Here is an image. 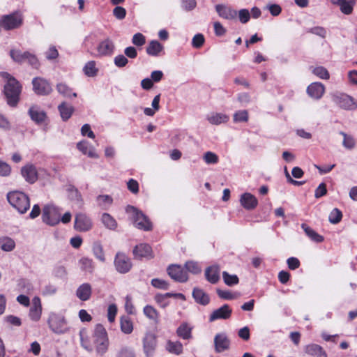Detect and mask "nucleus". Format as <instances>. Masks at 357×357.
<instances>
[{"label": "nucleus", "mask_w": 357, "mask_h": 357, "mask_svg": "<svg viewBox=\"0 0 357 357\" xmlns=\"http://www.w3.org/2000/svg\"><path fill=\"white\" fill-rule=\"evenodd\" d=\"M241 204L247 210H252L258 204L257 198L252 194L245 192L241 196Z\"/></svg>", "instance_id": "obj_21"}, {"label": "nucleus", "mask_w": 357, "mask_h": 357, "mask_svg": "<svg viewBox=\"0 0 357 357\" xmlns=\"http://www.w3.org/2000/svg\"><path fill=\"white\" fill-rule=\"evenodd\" d=\"M204 162L208 164H216L219 161L218 156L213 152L207 151L203 155Z\"/></svg>", "instance_id": "obj_50"}, {"label": "nucleus", "mask_w": 357, "mask_h": 357, "mask_svg": "<svg viewBox=\"0 0 357 357\" xmlns=\"http://www.w3.org/2000/svg\"><path fill=\"white\" fill-rule=\"evenodd\" d=\"M58 92L66 98H71L72 96L77 97L76 93H73L72 89L68 87L66 84L60 83L56 85Z\"/></svg>", "instance_id": "obj_40"}, {"label": "nucleus", "mask_w": 357, "mask_h": 357, "mask_svg": "<svg viewBox=\"0 0 357 357\" xmlns=\"http://www.w3.org/2000/svg\"><path fill=\"white\" fill-rule=\"evenodd\" d=\"M248 120V113L246 110H240L234 113V121L238 122H246Z\"/></svg>", "instance_id": "obj_52"}, {"label": "nucleus", "mask_w": 357, "mask_h": 357, "mask_svg": "<svg viewBox=\"0 0 357 357\" xmlns=\"http://www.w3.org/2000/svg\"><path fill=\"white\" fill-rule=\"evenodd\" d=\"M61 116L63 121L68 120L73 112V107L66 102H62L58 107Z\"/></svg>", "instance_id": "obj_35"}, {"label": "nucleus", "mask_w": 357, "mask_h": 357, "mask_svg": "<svg viewBox=\"0 0 357 357\" xmlns=\"http://www.w3.org/2000/svg\"><path fill=\"white\" fill-rule=\"evenodd\" d=\"M144 314L152 320H156L158 318V311L151 305H146L144 307Z\"/></svg>", "instance_id": "obj_49"}, {"label": "nucleus", "mask_w": 357, "mask_h": 357, "mask_svg": "<svg viewBox=\"0 0 357 357\" xmlns=\"http://www.w3.org/2000/svg\"><path fill=\"white\" fill-rule=\"evenodd\" d=\"M42 314V305L40 298L35 296L32 299V306L29 310V317L32 321H38L40 320Z\"/></svg>", "instance_id": "obj_19"}, {"label": "nucleus", "mask_w": 357, "mask_h": 357, "mask_svg": "<svg viewBox=\"0 0 357 357\" xmlns=\"http://www.w3.org/2000/svg\"><path fill=\"white\" fill-rule=\"evenodd\" d=\"M23 24V16L20 12L3 15L0 17V25L6 31L20 28Z\"/></svg>", "instance_id": "obj_5"}, {"label": "nucleus", "mask_w": 357, "mask_h": 357, "mask_svg": "<svg viewBox=\"0 0 357 357\" xmlns=\"http://www.w3.org/2000/svg\"><path fill=\"white\" fill-rule=\"evenodd\" d=\"M340 134L344 137L342 145L344 148L351 149L355 146V140L353 137L348 135L342 131H341Z\"/></svg>", "instance_id": "obj_47"}, {"label": "nucleus", "mask_w": 357, "mask_h": 357, "mask_svg": "<svg viewBox=\"0 0 357 357\" xmlns=\"http://www.w3.org/2000/svg\"><path fill=\"white\" fill-rule=\"evenodd\" d=\"M170 298H172V293L167 292L164 294H156L155 296V300L160 307H165L169 305Z\"/></svg>", "instance_id": "obj_41"}, {"label": "nucleus", "mask_w": 357, "mask_h": 357, "mask_svg": "<svg viewBox=\"0 0 357 357\" xmlns=\"http://www.w3.org/2000/svg\"><path fill=\"white\" fill-rule=\"evenodd\" d=\"M333 5L338 6L344 15H351L356 4V0H331Z\"/></svg>", "instance_id": "obj_20"}, {"label": "nucleus", "mask_w": 357, "mask_h": 357, "mask_svg": "<svg viewBox=\"0 0 357 357\" xmlns=\"http://www.w3.org/2000/svg\"><path fill=\"white\" fill-rule=\"evenodd\" d=\"M101 222L104 226L111 230H114L117 227L116 220L109 213H104L101 216Z\"/></svg>", "instance_id": "obj_33"}, {"label": "nucleus", "mask_w": 357, "mask_h": 357, "mask_svg": "<svg viewBox=\"0 0 357 357\" xmlns=\"http://www.w3.org/2000/svg\"><path fill=\"white\" fill-rule=\"evenodd\" d=\"M302 229L304 230L305 234L313 241L316 243H321L324 241V237L317 233L314 229L310 227L307 225L303 223L301 225Z\"/></svg>", "instance_id": "obj_30"}, {"label": "nucleus", "mask_w": 357, "mask_h": 357, "mask_svg": "<svg viewBox=\"0 0 357 357\" xmlns=\"http://www.w3.org/2000/svg\"><path fill=\"white\" fill-rule=\"evenodd\" d=\"M114 15L119 20H123L126 15V10L121 6H116L113 10Z\"/></svg>", "instance_id": "obj_63"}, {"label": "nucleus", "mask_w": 357, "mask_h": 357, "mask_svg": "<svg viewBox=\"0 0 357 357\" xmlns=\"http://www.w3.org/2000/svg\"><path fill=\"white\" fill-rule=\"evenodd\" d=\"M312 72L320 79H328L330 77L328 71L323 66H317L312 68Z\"/></svg>", "instance_id": "obj_45"}, {"label": "nucleus", "mask_w": 357, "mask_h": 357, "mask_svg": "<svg viewBox=\"0 0 357 357\" xmlns=\"http://www.w3.org/2000/svg\"><path fill=\"white\" fill-rule=\"evenodd\" d=\"M114 264L116 271L121 274L129 272L132 266L130 259L122 252L116 253Z\"/></svg>", "instance_id": "obj_8"}, {"label": "nucleus", "mask_w": 357, "mask_h": 357, "mask_svg": "<svg viewBox=\"0 0 357 357\" xmlns=\"http://www.w3.org/2000/svg\"><path fill=\"white\" fill-rule=\"evenodd\" d=\"M112 198L107 195H99L96 198V202L98 205L102 208H107L112 204Z\"/></svg>", "instance_id": "obj_44"}, {"label": "nucleus", "mask_w": 357, "mask_h": 357, "mask_svg": "<svg viewBox=\"0 0 357 357\" xmlns=\"http://www.w3.org/2000/svg\"><path fill=\"white\" fill-rule=\"evenodd\" d=\"M29 114L30 115L31 119L38 123L43 122L46 117L45 113L43 111L40 110L36 106H32L31 107H30L29 110Z\"/></svg>", "instance_id": "obj_28"}, {"label": "nucleus", "mask_w": 357, "mask_h": 357, "mask_svg": "<svg viewBox=\"0 0 357 357\" xmlns=\"http://www.w3.org/2000/svg\"><path fill=\"white\" fill-rule=\"evenodd\" d=\"M307 32L318 36L322 38H325L327 33L326 29L319 26L308 29Z\"/></svg>", "instance_id": "obj_51"}, {"label": "nucleus", "mask_w": 357, "mask_h": 357, "mask_svg": "<svg viewBox=\"0 0 357 357\" xmlns=\"http://www.w3.org/2000/svg\"><path fill=\"white\" fill-rule=\"evenodd\" d=\"M121 329L125 334H130L133 331V324L131 319L127 316L121 318Z\"/></svg>", "instance_id": "obj_34"}, {"label": "nucleus", "mask_w": 357, "mask_h": 357, "mask_svg": "<svg viewBox=\"0 0 357 357\" xmlns=\"http://www.w3.org/2000/svg\"><path fill=\"white\" fill-rule=\"evenodd\" d=\"M307 93L311 98L319 100L325 93V86L320 82H314L307 88Z\"/></svg>", "instance_id": "obj_18"}, {"label": "nucleus", "mask_w": 357, "mask_h": 357, "mask_svg": "<svg viewBox=\"0 0 357 357\" xmlns=\"http://www.w3.org/2000/svg\"><path fill=\"white\" fill-rule=\"evenodd\" d=\"M192 296L197 303L203 305L210 302V297L205 291H192Z\"/></svg>", "instance_id": "obj_37"}, {"label": "nucleus", "mask_w": 357, "mask_h": 357, "mask_svg": "<svg viewBox=\"0 0 357 357\" xmlns=\"http://www.w3.org/2000/svg\"><path fill=\"white\" fill-rule=\"evenodd\" d=\"M305 351L312 357H328L323 347L317 344H310L305 346Z\"/></svg>", "instance_id": "obj_24"}, {"label": "nucleus", "mask_w": 357, "mask_h": 357, "mask_svg": "<svg viewBox=\"0 0 357 357\" xmlns=\"http://www.w3.org/2000/svg\"><path fill=\"white\" fill-rule=\"evenodd\" d=\"M167 349L169 352L179 355L183 352V344L178 342L168 341L167 344Z\"/></svg>", "instance_id": "obj_39"}, {"label": "nucleus", "mask_w": 357, "mask_h": 357, "mask_svg": "<svg viewBox=\"0 0 357 357\" xmlns=\"http://www.w3.org/2000/svg\"><path fill=\"white\" fill-rule=\"evenodd\" d=\"M232 309L227 304H225L215 310L209 316L208 321L210 322L215 321L218 319H228L231 317Z\"/></svg>", "instance_id": "obj_12"}, {"label": "nucleus", "mask_w": 357, "mask_h": 357, "mask_svg": "<svg viewBox=\"0 0 357 357\" xmlns=\"http://www.w3.org/2000/svg\"><path fill=\"white\" fill-rule=\"evenodd\" d=\"M79 337L82 346L87 351L96 349L97 353L103 354L108 349L109 341L107 333L102 324H96L91 336L89 331L84 328L79 331Z\"/></svg>", "instance_id": "obj_1"}, {"label": "nucleus", "mask_w": 357, "mask_h": 357, "mask_svg": "<svg viewBox=\"0 0 357 357\" xmlns=\"http://www.w3.org/2000/svg\"><path fill=\"white\" fill-rule=\"evenodd\" d=\"M116 357H135V355L130 348L123 347L117 352Z\"/></svg>", "instance_id": "obj_58"}, {"label": "nucleus", "mask_w": 357, "mask_h": 357, "mask_svg": "<svg viewBox=\"0 0 357 357\" xmlns=\"http://www.w3.org/2000/svg\"><path fill=\"white\" fill-rule=\"evenodd\" d=\"M207 120L211 124L218 125L227 122L229 120V116L222 113H211L207 116Z\"/></svg>", "instance_id": "obj_29"}, {"label": "nucleus", "mask_w": 357, "mask_h": 357, "mask_svg": "<svg viewBox=\"0 0 357 357\" xmlns=\"http://www.w3.org/2000/svg\"><path fill=\"white\" fill-rule=\"evenodd\" d=\"M163 50V46L157 40H151L146 47V53L149 55L158 56Z\"/></svg>", "instance_id": "obj_31"}, {"label": "nucleus", "mask_w": 357, "mask_h": 357, "mask_svg": "<svg viewBox=\"0 0 357 357\" xmlns=\"http://www.w3.org/2000/svg\"><path fill=\"white\" fill-rule=\"evenodd\" d=\"M133 254L137 259L151 258L152 250L148 244L142 243L135 247Z\"/></svg>", "instance_id": "obj_22"}, {"label": "nucleus", "mask_w": 357, "mask_h": 357, "mask_svg": "<svg viewBox=\"0 0 357 357\" xmlns=\"http://www.w3.org/2000/svg\"><path fill=\"white\" fill-rule=\"evenodd\" d=\"M176 335L183 340H189L192 338V328L187 323H183L176 329Z\"/></svg>", "instance_id": "obj_27"}, {"label": "nucleus", "mask_w": 357, "mask_h": 357, "mask_svg": "<svg viewBox=\"0 0 357 357\" xmlns=\"http://www.w3.org/2000/svg\"><path fill=\"white\" fill-rule=\"evenodd\" d=\"M132 42L137 46H142L146 43L145 37L141 33H135L133 37Z\"/></svg>", "instance_id": "obj_61"}, {"label": "nucleus", "mask_w": 357, "mask_h": 357, "mask_svg": "<svg viewBox=\"0 0 357 357\" xmlns=\"http://www.w3.org/2000/svg\"><path fill=\"white\" fill-rule=\"evenodd\" d=\"M287 264L288 268L291 270H295L298 268L301 265L300 261L296 257H294L288 258L287 260Z\"/></svg>", "instance_id": "obj_64"}, {"label": "nucleus", "mask_w": 357, "mask_h": 357, "mask_svg": "<svg viewBox=\"0 0 357 357\" xmlns=\"http://www.w3.org/2000/svg\"><path fill=\"white\" fill-rule=\"evenodd\" d=\"M220 268L217 265L211 266L205 271V275L207 280L213 284H215L220 280Z\"/></svg>", "instance_id": "obj_26"}, {"label": "nucleus", "mask_w": 357, "mask_h": 357, "mask_svg": "<svg viewBox=\"0 0 357 357\" xmlns=\"http://www.w3.org/2000/svg\"><path fill=\"white\" fill-rule=\"evenodd\" d=\"M92 250L94 256L100 261L104 262L105 261V254L103 248L100 242H94L92 247Z\"/></svg>", "instance_id": "obj_38"}, {"label": "nucleus", "mask_w": 357, "mask_h": 357, "mask_svg": "<svg viewBox=\"0 0 357 357\" xmlns=\"http://www.w3.org/2000/svg\"><path fill=\"white\" fill-rule=\"evenodd\" d=\"M215 351L218 353L227 350L229 348L230 341L225 335L218 334L214 339Z\"/></svg>", "instance_id": "obj_23"}, {"label": "nucleus", "mask_w": 357, "mask_h": 357, "mask_svg": "<svg viewBox=\"0 0 357 357\" xmlns=\"http://www.w3.org/2000/svg\"><path fill=\"white\" fill-rule=\"evenodd\" d=\"M215 10L220 17L227 20H235L237 17V11L226 5H216Z\"/></svg>", "instance_id": "obj_16"}, {"label": "nucleus", "mask_w": 357, "mask_h": 357, "mask_svg": "<svg viewBox=\"0 0 357 357\" xmlns=\"http://www.w3.org/2000/svg\"><path fill=\"white\" fill-rule=\"evenodd\" d=\"M185 266L188 271L192 273L196 274L201 272V269L196 262L187 261L185 264Z\"/></svg>", "instance_id": "obj_62"}, {"label": "nucleus", "mask_w": 357, "mask_h": 357, "mask_svg": "<svg viewBox=\"0 0 357 357\" xmlns=\"http://www.w3.org/2000/svg\"><path fill=\"white\" fill-rule=\"evenodd\" d=\"M33 89L38 95H47L52 91L50 84L42 77H35L32 80Z\"/></svg>", "instance_id": "obj_9"}, {"label": "nucleus", "mask_w": 357, "mask_h": 357, "mask_svg": "<svg viewBox=\"0 0 357 357\" xmlns=\"http://www.w3.org/2000/svg\"><path fill=\"white\" fill-rule=\"evenodd\" d=\"M114 63L117 67L123 68L128 64V60L124 55L119 54L114 57Z\"/></svg>", "instance_id": "obj_57"}, {"label": "nucleus", "mask_w": 357, "mask_h": 357, "mask_svg": "<svg viewBox=\"0 0 357 357\" xmlns=\"http://www.w3.org/2000/svg\"><path fill=\"white\" fill-rule=\"evenodd\" d=\"M21 174L29 183H35L38 179V173L36 167L32 164H27L22 167Z\"/></svg>", "instance_id": "obj_17"}, {"label": "nucleus", "mask_w": 357, "mask_h": 357, "mask_svg": "<svg viewBox=\"0 0 357 357\" xmlns=\"http://www.w3.org/2000/svg\"><path fill=\"white\" fill-rule=\"evenodd\" d=\"M45 55L47 60H54L59 56V52L55 46H50L45 52Z\"/></svg>", "instance_id": "obj_54"}, {"label": "nucleus", "mask_w": 357, "mask_h": 357, "mask_svg": "<svg viewBox=\"0 0 357 357\" xmlns=\"http://www.w3.org/2000/svg\"><path fill=\"white\" fill-rule=\"evenodd\" d=\"M204 37L202 33L196 34L192 40V45L195 48H200L204 43Z\"/></svg>", "instance_id": "obj_59"}, {"label": "nucleus", "mask_w": 357, "mask_h": 357, "mask_svg": "<svg viewBox=\"0 0 357 357\" xmlns=\"http://www.w3.org/2000/svg\"><path fill=\"white\" fill-rule=\"evenodd\" d=\"M116 314H117L116 305L115 304H110L107 309V319L110 323H112L114 321Z\"/></svg>", "instance_id": "obj_56"}, {"label": "nucleus", "mask_w": 357, "mask_h": 357, "mask_svg": "<svg viewBox=\"0 0 357 357\" xmlns=\"http://www.w3.org/2000/svg\"><path fill=\"white\" fill-rule=\"evenodd\" d=\"M168 275L174 280L178 282H184L188 280L187 272L178 265H170L167 268Z\"/></svg>", "instance_id": "obj_11"}, {"label": "nucleus", "mask_w": 357, "mask_h": 357, "mask_svg": "<svg viewBox=\"0 0 357 357\" xmlns=\"http://www.w3.org/2000/svg\"><path fill=\"white\" fill-rule=\"evenodd\" d=\"M332 100L341 108L346 110H352L357 108V103L354 99L345 93L336 92L331 95Z\"/></svg>", "instance_id": "obj_7"}, {"label": "nucleus", "mask_w": 357, "mask_h": 357, "mask_svg": "<svg viewBox=\"0 0 357 357\" xmlns=\"http://www.w3.org/2000/svg\"><path fill=\"white\" fill-rule=\"evenodd\" d=\"M342 218V213L338 208H333L329 214L328 220L332 224H337Z\"/></svg>", "instance_id": "obj_46"}, {"label": "nucleus", "mask_w": 357, "mask_h": 357, "mask_svg": "<svg viewBox=\"0 0 357 357\" xmlns=\"http://www.w3.org/2000/svg\"><path fill=\"white\" fill-rule=\"evenodd\" d=\"M11 167L10 166L0 160V176H8L10 174Z\"/></svg>", "instance_id": "obj_60"}, {"label": "nucleus", "mask_w": 357, "mask_h": 357, "mask_svg": "<svg viewBox=\"0 0 357 357\" xmlns=\"http://www.w3.org/2000/svg\"><path fill=\"white\" fill-rule=\"evenodd\" d=\"M126 211L136 227L145 231L151 229L152 225L148 218L135 207L128 205L126 208Z\"/></svg>", "instance_id": "obj_4"}, {"label": "nucleus", "mask_w": 357, "mask_h": 357, "mask_svg": "<svg viewBox=\"0 0 357 357\" xmlns=\"http://www.w3.org/2000/svg\"><path fill=\"white\" fill-rule=\"evenodd\" d=\"M77 149L84 155L91 158H98L99 155L96 152L95 148L86 141H82L77 144Z\"/></svg>", "instance_id": "obj_25"}, {"label": "nucleus", "mask_w": 357, "mask_h": 357, "mask_svg": "<svg viewBox=\"0 0 357 357\" xmlns=\"http://www.w3.org/2000/svg\"><path fill=\"white\" fill-rule=\"evenodd\" d=\"M0 76L7 80L4 86V93L8 104L15 107L19 101L22 86L19 82L7 72H1Z\"/></svg>", "instance_id": "obj_2"}, {"label": "nucleus", "mask_w": 357, "mask_h": 357, "mask_svg": "<svg viewBox=\"0 0 357 357\" xmlns=\"http://www.w3.org/2000/svg\"><path fill=\"white\" fill-rule=\"evenodd\" d=\"M15 241L10 238L6 237L0 239V248L6 252L12 251L15 248Z\"/></svg>", "instance_id": "obj_42"}, {"label": "nucleus", "mask_w": 357, "mask_h": 357, "mask_svg": "<svg viewBox=\"0 0 357 357\" xmlns=\"http://www.w3.org/2000/svg\"><path fill=\"white\" fill-rule=\"evenodd\" d=\"M47 323L50 328L55 333H62L65 331V321L63 318L57 314H51L48 318Z\"/></svg>", "instance_id": "obj_14"}, {"label": "nucleus", "mask_w": 357, "mask_h": 357, "mask_svg": "<svg viewBox=\"0 0 357 357\" xmlns=\"http://www.w3.org/2000/svg\"><path fill=\"white\" fill-rule=\"evenodd\" d=\"M222 278L224 282L229 287L237 284L239 282L238 278L236 275H231L227 271L222 272Z\"/></svg>", "instance_id": "obj_43"}, {"label": "nucleus", "mask_w": 357, "mask_h": 357, "mask_svg": "<svg viewBox=\"0 0 357 357\" xmlns=\"http://www.w3.org/2000/svg\"><path fill=\"white\" fill-rule=\"evenodd\" d=\"M26 61L33 68L38 69L40 66V63L37 56L35 54L31 53L30 52H29L28 57Z\"/></svg>", "instance_id": "obj_55"}, {"label": "nucleus", "mask_w": 357, "mask_h": 357, "mask_svg": "<svg viewBox=\"0 0 357 357\" xmlns=\"http://www.w3.org/2000/svg\"><path fill=\"white\" fill-rule=\"evenodd\" d=\"M157 347L156 336L152 333H146L143 339L144 351L147 357L152 356Z\"/></svg>", "instance_id": "obj_13"}, {"label": "nucleus", "mask_w": 357, "mask_h": 357, "mask_svg": "<svg viewBox=\"0 0 357 357\" xmlns=\"http://www.w3.org/2000/svg\"><path fill=\"white\" fill-rule=\"evenodd\" d=\"M151 285L155 289H168L169 287V284L167 281L158 279V278H154L151 280Z\"/></svg>", "instance_id": "obj_53"}, {"label": "nucleus", "mask_w": 357, "mask_h": 357, "mask_svg": "<svg viewBox=\"0 0 357 357\" xmlns=\"http://www.w3.org/2000/svg\"><path fill=\"white\" fill-rule=\"evenodd\" d=\"M29 52L28 51L22 52L20 50L12 49L10 51V56L15 62L22 63L26 60Z\"/></svg>", "instance_id": "obj_32"}, {"label": "nucleus", "mask_w": 357, "mask_h": 357, "mask_svg": "<svg viewBox=\"0 0 357 357\" xmlns=\"http://www.w3.org/2000/svg\"><path fill=\"white\" fill-rule=\"evenodd\" d=\"M80 268L86 272L91 273L94 270V264L91 259L82 257L79 260Z\"/></svg>", "instance_id": "obj_36"}, {"label": "nucleus", "mask_w": 357, "mask_h": 357, "mask_svg": "<svg viewBox=\"0 0 357 357\" xmlns=\"http://www.w3.org/2000/svg\"><path fill=\"white\" fill-rule=\"evenodd\" d=\"M61 211L53 205L44 206L42 213L43 221L48 225L54 226L60 222Z\"/></svg>", "instance_id": "obj_6"}, {"label": "nucleus", "mask_w": 357, "mask_h": 357, "mask_svg": "<svg viewBox=\"0 0 357 357\" xmlns=\"http://www.w3.org/2000/svg\"><path fill=\"white\" fill-rule=\"evenodd\" d=\"M84 72L86 75L89 77H93L96 75L98 69L96 68V63L94 61L88 62L84 67Z\"/></svg>", "instance_id": "obj_48"}, {"label": "nucleus", "mask_w": 357, "mask_h": 357, "mask_svg": "<svg viewBox=\"0 0 357 357\" xmlns=\"http://www.w3.org/2000/svg\"><path fill=\"white\" fill-rule=\"evenodd\" d=\"M114 42L109 38L100 42L97 47V52L100 56H111L114 51Z\"/></svg>", "instance_id": "obj_15"}, {"label": "nucleus", "mask_w": 357, "mask_h": 357, "mask_svg": "<svg viewBox=\"0 0 357 357\" xmlns=\"http://www.w3.org/2000/svg\"><path fill=\"white\" fill-rule=\"evenodd\" d=\"M93 227V222L89 217L84 213H78L75 218V229L80 232L89 231Z\"/></svg>", "instance_id": "obj_10"}, {"label": "nucleus", "mask_w": 357, "mask_h": 357, "mask_svg": "<svg viewBox=\"0 0 357 357\" xmlns=\"http://www.w3.org/2000/svg\"><path fill=\"white\" fill-rule=\"evenodd\" d=\"M7 199L10 204L20 213H24L30 208L29 197L21 191L10 192L7 195Z\"/></svg>", "instance_id": "obj_3"}]
</instances>
